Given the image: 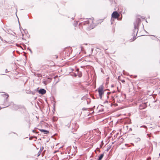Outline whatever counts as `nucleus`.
Wrapping results in <instances>:
<instances>
[{"label": "nucleus", "instance_id": "1", "mask_svg": "<svg viewBox=\"0 0 160 160\" xmlns=\"http://www.w3.org/2000/svg\"><path fill=\"white\" fill-rule=\"evenodd\" d=\"M141 16L136 18L135 21L134 22V29L133 30V32L132 35H133V37L132 39H131L132 41H134L136 39L135 38V35H136L138 32V27L141 22Z\"/></svg>", "mask_w": 160, "mask_h": 160}, {"label": "nucleus", "instance_id": "2", "mask_svg": "<svg viewBox=\"0 0 160 160\" xmlns=\"http://www.w3.org/2000/svg\"><path fill=\"white\" fill-rule=\"evenodd\" d=\"M98 91L99 93V95L100 99H102V96H103L104 91L103 90V86L102 85L99 86L98 88Z\"/></svg>", "mask_w": 160, "mask_h": 160}, {"label": "nucleus", "instance_id": "3", "mask_svg": "<svg viewBox=\"0 0 160 160\" xmlns=\"http://www.w3.org/2000/svg\"><path fill=\"white\" fill-rule=\"evenodd\" d=\"M6 96H7V97L4 100L5 105H4V106H5L4 107H2V108H5L6 107H8V106H9V103H8V98L9 97V96L8 95H7Z\"/></svg>", "mask_w": 160, "mask_h": 160}, {"label": "nucleus", "instance_id": "4", "mask_svg": "<svg viewBox=\"0 0 160 160\" xmlns=\"http://www.w3.org/2000/svg\"><path fill=\"white\" fill-rule=\"evenodd\" d=\"M35 91H38L39 94L42 95L44 94L46 92V90L43 88L41 89L38 90V89L35 90Z\"/></svg>", "mask_w": 160, "mask_h": 160}, {"label": "nucleus", "instance_id": "5", "mask_svg": "<svg viewBox=\"0 0 160 160\" xmlns=\"http://www.w3.org/2000/svg\"><path fill=\"white\" fill-rule=\"evenodd\" d=\"M119 16V14L117 11L113 12L112 14V17L114 18H117Z\"/></svg>", "mask_w": 160, "mask_h": 160}, {"label": "nucleus", "instance_id": "6", "mask_svg": "<svg viewBox=\"0 0 160 160\" xmlns=\"http://www.w3.org/2000/svg\"><path fill=\"white\" fill-rule=\"evenodd\" d=\"M93 19L92 18H90L87 21H86L84 23V24L85 25L86 24H91L92 23H93Z\"/></svg>", "mask_w": 160, "mask_h": 160}, {"label": "nucleus", "instance_id": "7", "mask_svg": "<svg viewBox=\"0 0 160 160\" xmlns=\"http://www.w3.org/2000/svg\"><path fill=\"white\" fill-rule=\"evenodd\" d=\"M147 107L146 104L145 103H142L139 106V108L140 109H144Z\"/></svg>", "mask_w": 160, "mask_h": 160}, {"label": "nucleus", "instance_id": "8", "mask_svg": "<svg viewBox=\"0 0 160 160\" xmlns=\"http://www.w3.org/2000/svg\"><path fill=\"white\" fill-rule=\"evenodd\" d=\"M19 108V106L16 104H14L12 106V109L13 110H17Z\"/></svg>", "mask_w": 160, "mask_h": 160}, {"label": "nucleus", "instance_id": "9", "mask_svg": "<svg viewBox=\"0 0 160 160\" xmlns=\"http://www.w3.org/2000/svg\"><path fill=\"white\" fill-rule=\"evenodd\" d=\"M104 156V153L100 154V156H98V158L97 160H101Z\"/></svg>", "mask_w": 160, "mask_h": 160}, {"label": "nucleus", "instance_id": "10", "mask_svg": "<svg viewBox=\"0 0 160 160\" xmlns=\"http://www.w3.org/2000/svg\"><path fill=\"white\" fill-rule=\"evenodd\" d=\"M39 130L42 132H44V134H47L49 133V131L47 130L44 129H39Z\"/></svg>", "mask_w": 160, "mask_h": 160}, {"label": "nucleus", "instance_id": "11", "mask_svg": "<svg viewBox=\"0 0 160 160\" xmlns=\"http://www.w3.org/2000/svg\"><path fill=\"white\" fill-rule=\"evenodd\" d=\"M118 95H115L113 97H112V98H113V100H114L116 98H118Z\"/></svg>", "mask_w": 160, "mask_h": 160}, {"label": "nucleus", "instance_id": "12", "mask_svg": "<svg viewBox=\"0 0 160 160\" xmlns=\"http://www.w3.org/2000/svg\"><path fill=\"white\" fill-rule=\"evenodd\" d=\"M78 76L79 77H81L82 76V73L81 72H78Z\"/></svg>", "mask_w": 160, "mask_h": 160}, {"label": "nucleus", "instance_id": "13", "mask_svg": "<svg viewBox=\"0 0 160 160\" xmlns=\"http://www.w3.org/2000/svg\"><path fill=\"white\" fill-rule=\"evenodd\" d=\"M72 75L76 77L77 76V74L76 73H73V74H72Z\"/></svg>", "mask_w": 160, "mask_h": 160}, {"label": "nucleus", "instance_id": "14", "mask_svg": "<svg viewBox=\"0 0 160 160\" xmlns=\"http://www.w3.org/2000/svg\"><path fill=\"white\" fill-rule=\"evenodd\" d=\"M31 92H32V91H31L28 90L27 91V93H31Z\"/></svg>", "mask_w": 160, "mask_h": 160}, {"label": "nucleus", "instance_id": "15", "mask_svg": "<svg viewBox=\"0 0 160 160\" xmlns=\"http://www.w3.org/2000/svg\"><path fill=\"white\" fill-rule=\"evenodd\" d=\"M93 51V48H92L91 49V54L92 53Z\"/></svg>", "mask_w": 160, "mask_h": 160}, {"label": "nucleus", "instance_id": "16", "mask_svg": "<svg viewBox=\"0 0 160 160\" xmlns=\"http://www.w3.org/2000/svg\"><path fill=\"white\" fill-rule=\"evenodd\" d=\"M87 108H82V110H87Z\"/></svg>", "mask_w": 160, "mask_h": 160}, {"label": "nucleus", "instance_id": "17", "mask_svg": "<svg viewBox=\"0 0 160 160\" xmlns=\"http://www.w3.org/2000/svg\"><path fill=\"white\" fill-rule=\"evenodd\" d=\"M31 93H32V95H34L35 94V92H32Z\"/></svg>", "mask_w": 160, "mask_h": 160}, {"label": "nucleus", "instance_id": "18", "mask_svg": "<svg viewBox=\"0 0 160 160\" xmlns=\"http://www.w3.org/2000/svg\"><path fill=\"white\" fill-rule=\"evenodd\" d=\"M114 84H112L111 85V87L112 88L113 87H114Z\"/></svg>", "mask_w": 160, "mask_h": 160}, {"label": "nucleus", "instance_id": "19", "mask_svg": "<svg viewBox=\"0 0 160 160\" xmlns=\"http://www.w3.org/2000/svg\"><path fill=\"white\" fill-rule=\"evenodd\" d=\"M129 131H132V129L131 128H129V130H128Z\"/></svg>", "mask_w": 160, "mask_h": 160}, {"label": "nucleus", "instance_id": "20", "mask_svg": "<svg viewBox=\"0 0 160 160\" xmlns=\"http://www.w3.org/2000/svg\"><path fill=\"white\" fill-rule=\"evenodd\" d=\"M43 83L45 84H47V83L46 82V81H43Z\"/></svg>", "mask_w": 160, "mask_h": 160}, {"label": "nucleus", "instance_id": "21", "mask_svg": "<svg viewBox=\"0 0 160 160\" xmlns=\"http://www.w3.org/2000/svg\"><path fill=\"white\" fill-rule=\"evenodd\" d=\"M111 92H107V94L108 95H109V94H110Z\"/></svg>", "mask_w": 160, "mask_h": 160}, {"label": "nucleus", "instance_id": "22", "mask_svg": "<svg viewBox=\"0 0 160 160\" xmlns=\"http://www.w3.org/2000/svg\"><path fill=\"white\" fill-rule=\"evenodd\" d=\"M56 120H57L54 119V118H53V121H56Z\"/></svg>", "mask_w": 160, "mask_h": 160}, {"label": "nucleus", "instance_id": "23", "mask_svg": "<svg viewBox=\"0 0 160 160\" xmlns=\"http://www.w3.org/2000/svg\"><path fill=\"white\" fill-rule=\"evenodd\" d=\"M43 147H42V148H41L40 149V150H41L42 151L43 150Z\"/></svg>", "mask_w": 160, "mask_h": 160}, {"label": "nucleus", "instance_id": "24", "mask_svg": "<svg viewBox=\"0 0 160 160\" xmlns=\"http://www.w3.org/2000/svg\"><path fill=\"white\" fill-rule=\"evenodd\" d=\"M142 127H144V128H147V127H146V126H142Z\"/></svg>", "mask_w": 160, "mask_h": 160}, {"label": "nucleus", "instance_id": "25", "mask_svg": "<svg viewBox=\"0 0 160 160\" xmlns=\"http://www.w3.org/2000/svg\"><path fill=\"white\" fill-rule=\"evenodd\" d=\"M115 92V91H112V93H114Z\"/></svg>", "mask_w": 160, "mask_h": 160}, {"label": "nucleus", "instance_id": "26", "mask_svg": "<svg viewBox=\"0 0 160 160\" xmlns=\"http://www.w3.org/2000/svg\"><path fill=\"white\" fill-rule=\"evenodd\" d=\"M99 111H101V112H102V111H103V109H101V110H99Z\"/></svg>", "mask_w": 160, "mask_h": 160}, {"label": "nucleus", "instance_id": "27", "mask_svg": "<svg viewBox=\"0 0 160 160\" xmlns=\"http://www.w3.org/2000/svg\"><path fill=\"white\" fill-rule=\"evenodd\" d=\"M5 71H5V72H8L7 71V69H6V70H5Z\"/></svg>", "mask_w": 160, "mask_h": 160}, {"label": "nucleus", "instance_id": "28", "mask_svg": "<svg viewBox=\"0 0 160 160\" xmlns=\"http://www.w3.org/2000/svg\"><path fill=\"white\" fill-rule=\"evenodd\" d=\"M29 51H30V52H32V50H31V49H29Z\"/></svg>", "mask_w": 160, "mask_h": 160}, {"label": "nucleus", "instance_id": "29", "mask_svg": "<svg viewBox=\"0 0 160 160\" xmlns=\"http://www.w3.org/2000/svg\"><path fill=\"white\" fill-rule=\"evenodd\" d=\"M147 135H148V136H148V137H149L150 138V136L149 135V134H147Z\"/></svg>", "mask_w": 160, "mask_h": 160}, {"label": "nucleus", "instance_id": "30", "mask_svg": "<svg viewBox=\"0 0 160 160\" xmlns=\"http://www.w3.org/2000/svg\"><path fill=\"white\" fill-rule=\"evenodd\" d=\"M48 79H50V80H51V78H48Z\"/></svg>", "mask_w": 160, "mask_h": 160}, {"label": "nucleus", "instance_id": "31", "mask_svg": "<svg viewBox=\"0 0 160 160\" xmlns=\"http://www.w3.org/2000/svg\"><path fill=\"white\" fill-rule=\"evenodd\" d=\"M108 149H107V151H108Z\"/></svg>", "mask_w": 160, "mask_h": 160}, {"label": "nucleus", "instance_id": "32", "mask_svg": "<svg viewBox=\"0 0 160 160\" xmlns=\"http://www.w3.org/2000/svg\"><path fill=\"white\" fill-rule=\"evenodd\" d=\"M58 58V56H56V58Z\"/></svg>", "mask_w": 160, "mask_h": 160}, {"label": "nucleus", "instance_id": "33", "mask_svg": "<svg viewBox=\"0 0 160 160\" xmlns=\"http://www.w3.org/2000/svg\"><path fill=\"white\" fill-rule=\"evenodd\" d=\"M78 70H78V69H77V71H78Z\"/></svg>", "mask_w": 160, "mask_h": 160}, {"label": "nucleus", "instance_id": "34", "mask_svg": "<svg viewBox=\"0 0 160 160\" xmlns=\"http://www.w3.org/2000/svg\"><path fill=\"white\" fill-rule=\"evenodd\" d=\"M159 155L160 156V153L159 154Z\"/></svg>", "mask_w": 160, "mask_h": 160}, {"label": "nucleus", "instance_id": "35", "mask_svg": "<svg viewBox=\"0 0 160 160\" xmlns=\"http://www.w3.org/2000/svg\"><path fill=\"white\" fill-rule=\"evenodd\" d=\"M76 23H77V24H78V23L77 22H76Z\"/></svg>", "mask_w": 160, "mask_h": 160}]
</instances>
